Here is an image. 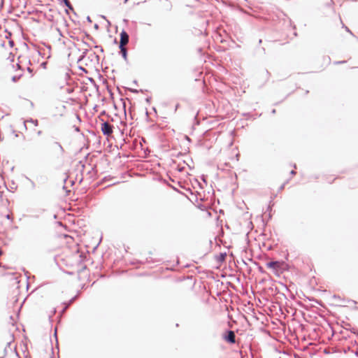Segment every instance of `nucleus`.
I'll use <instances>...</instances> for the list:
<instances>
[{
    "instance_id": "obj_12",
    "label": "nucleus",
    "mask_w": 358,
    "mask_h": 358,
    "mask_svg": "<svg viewBox=\"0 0 358 358\" xmlns=\"http://www.w3.org/2000/svg\"><path fill=\"white\" fill-rule=\"evenodd\" d=\"M126 1H128V0H125V2H126Z\"/></svg>"
},
{
    "instance_id": "obj_10",
    "label": "nucleus",
    "mask_w": 358,
    "mask_h": 358,
    "mask_svg": "<svg viewBox=\"0 0 358 358\" xmlns=\"http://www.w3.org/2000/svg\"><path fill=\"white\" fill-rule=\"evenodd\" d=\"M291 173H292V174H295L296 173V172L294 171H292Z\"/></svg>"
},
{
    "instance_id": "obj_9",
    "label": "nucleus",
    "mask_w": 358,
    "mask_h": 358,
    "mask_svg": "<svg viewBox=\"0 0 358 358\" xmlns=\"http://www.w3.org/2000/svg\"><path fill=\"white\" fill-rule=\"evenodd\" d=\"M2 254H3V252H2V250L0 249V256H1V255H2Z\"/></svg>"
},
{
    "instance_id": "obj_5",
    "label": "nucleus",
    "mask_w": 358,
    "mask_h": 358,
    "mask_svg": "<svg viewBox=\"0 0 358 358\" xmlns=\"http://www.w3.org/2000/svg\"><path fill=\"white\" fill-rule=\"evenodd\" d=\"M129 42V35L125 31L120 33V47L125 46Z\"/></svg>"
},
{
    "instance_id": "obj_4",
    "label": "nucleus",
    "mask_w": 358,
    "mask_h": 358,
    "mask_svg": "<svg viewBox=\"0 0 358 358\" xmlns=\"http://www.w3.org/2000/svg\"><path fill=\"white\" fill-rule=\"evenodd\" d=\"M282 264V262L275 261V262H269L266 263V265L267 268H271V269L277 271L281 268Z\"/></svg>"
},
{
    "instance_id": "obj_6",
    "label": "nucleus",
    "mask_w": 358,
    "mask_h": 358,
    "mask_svg": "<svg viewBox=\"0 0 358 358\" xmlns=\"http://www.w3.org/2000/svg\"><path fill=\"white\" fill-rule=\"evenodd\" d=\"M224 340L230 343H235L236 335L233 331H229L227 335L224 337Z\"/></svg>"
},
{
    "instance_id": "obj_7",
    "label": "nucleus",
    "mask_w": 358,
    "mask_h": 358,
    "mask_svg": "<svg viewBox=\"0 0 358 358\" xmlns=\"http://www.w3.org/2000/svg\"><path fill=\"white\" fill-rule=\"evenodd\" d=\"M120 52L122 53V57H124V59H126L127 58V49L124 46L123 47H120Z\"/></svg>"
},
{
    "instance_id": "obj_3",
    "label": "nucleus",
    "mask_w": 358,
    "mask_h": 358,
    "mask_svg": "<svg viewBox=\"0 0 358 358\" xmlns=\"http://www.w3.org/2000/svg\"><path fill=\"white\" fill-rule=\"evenodd\" d=\"M101 129L103 134L106 136H110L113 133V126L106 122L101 124Z\"/></svg>"
},
{
    "instance_id": "obj_1",
    "label": "nucleus",
    "mask_w": 358,
    "mask_h": 358,
    "mask_svg": "<svg viewBox=\"0 0 358 358\" xmlns=\"http://www.w3.org/2000/svg\"><path fill=\"white\" fill-rule=\"evenodd\" d=\"M6 71L7 76L14 82L19 80L22 76V71L20 69V65L13 62L7 66Z\"/></svg>"
},
{
    "instance_id": "obj_11",
    "label": "nucleus",
    "mask_w": 358,
    "mask_h": 358,
    "mask_svg": "<svg viewBox=\"0 0 358 358\" xmlns=\"http://www.w3.org/2000/svg\"><path fill=\"white\" fill-rule=\"evenodd\" d=\"M37 124H38V121H37V120H36V121H35V124H36V125H37Z\"/></svg>"
},
{
    "instance_id": "obj_8",
    "label": "nucleus",
    "mask_w": 358,
    "mask_h": 358,
    "mask_svg": "<svg viewBox=\"0 0 358 358\" xmlns=\"http://www.w3.org/2000/svg\"><path fill=\"white\" fill-rule=\"evenodd\" d=\"M8 220H10V214L7 213L6 215H5L4 216Z\"/></svg>"
},
{
    "instance_id": "obj_2",
    "label": "nucleus",
    "mask_w": 358,
    "mask_h": 358,
    "mask_svg": "<svg viewBox=\"0 0 358 358\" xmlns=\"http://www.w3.org/2000/svg\"><path fill=\"white\" fill-rule=\"evenodd\" d=\"M48 152L51 157L59 159L63 156L64 150L59 143L54 141L49 144Z\"/></svg>"
}]
</instances>
